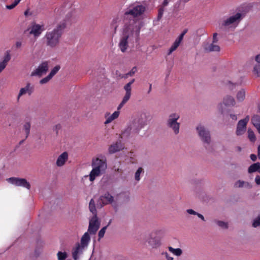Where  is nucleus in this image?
I'll return each instance as SVG.
<instances>
[{"label":"nucleus","mask_w":260,"mask_h":260,"mask_svg":"<svg viewBox=\"0 0 260 260\" xmlns=\"http://www.w3.org/2000/svg\"><path fill=\"white\" fill-rule=\"evenodd\" d=\"M142 25L141 23H137L133 20L127 21L125 24H124L118 44L122 52L126 51L128 43L138 44Z\"/></svg>","instance_id":"1"},{"label":"nucleus","mask_w":260,"mask_h":260,"mask_svg":"<svg viewBox=\"0 0 260 260\" xmlns=\"http://www.w3.org/2000/svg\"><path fill=\"white\" fill-rule=\"evenodd\" d=\"M149 115L142 112L137 116L122 132L120 138H128L130 136L138 135L140 131L148 124Z\"/></svg>","instance_id":"2"},{"label":"nucleus","mask_w":260,"mask_h":260,"mask_svg":"<svg viewBox=\"0 0 260 260\" xmlns=\"http://www.w3.org/2000/svg\"><path fill=\"white\" fill-rule=\"evenodd\" d=\"M66 27L64 22L60 23L53 30L47 32L44 37L46 45L51 48L57 46Z\"/></svg>","instance_id":"3"},{"label":"nucleus","mask_w":260,"mask_h":260,"mask_svg":"<svg viewBox=\"0 0 260 260\" xmlns=\"http://www.w3.org/2000/svg\"><path fill=\"white\" fill-rule=\"evenodd\" d=\"M145 10V7L141 5H137L129 8L124 14V24H125L127 21L133 20L137 23H141L142 25V27L144 25V23L142 21L139 20L137 17L142 15Z\"/></svg>","instance_id":"4"},{"label":"nucleus","mask_w":260,"mask_h":260,"mask_svg":"<svg viewBox=\"0 0 260 260\" xmlns=\"http://www.w3.org/2000/svg\"><path fill=\"white\" fill-rule=\"evenodd\" d=\"M196 131L205 148L207 150H209L210 146L212 142L210 131L201 123L197 125L196 127Z\"/></svg>","instance_id":"5"},{"label":"nucleus","mask_w":260,"mask_h":260,"mask_svg":"<svg viewBox=\"0 0 260 260\" xmlns=\"http://www.w3.org/2000/svg\"><path fill=\"white\" fill-rule=\"evenodd\" d=\"M162 234V230H155L147 235L145 241L148 244V246L153 249H156L160 247L161 244Z\"/></svg>","instance_id":"6"},{"label":"nucleus","mask_w":260,"mask_h":260,"mask_svg":"<svg viewBox=\"0 0 260 260\" xmlns=\"http://www.w3.org/2000/svg\"><path fill=\"white\" fill-rule=\"evenodd\" d=\"M180 118V115L176 113H171L166 121V125L171 128L176 135L179 133L180 123L177 121Z\"/></svg>","instance_id":"7"},{"label":"nucleus","mask_w":260,"mask_h":260,"mask_svg":"<svg viewBox=\"0 0 260 260\" xmlns=\"http://www.w3.org/2000/svg\"><path fill=\"white\" fill-rule=\"evenodd\" d=\"M7 180L16 186H21L30 189L31 187L30 184L25 178H18V177H10L8 178Z\"/></svg>","instance_id":"8"},{"label":"nucleus","mask_w":260,"mask_h":260,"mask_svg":"<svg viewBox=\"0 0 260 260\" xmlns=\"http://www.w3.org/2000/svg\"><path fill=\"white\" fill-rule=\"evenodd\" d=\"M101 221L97 215L93 216L89 220L88 232L91 235H94L100 228Z\"/></svg>","instance_id":"9"},{"label":"nucleus","mask_w":260,"mask_h":260,"mask_svg":"<svg viewBox=\"0 0 260 260\" xmlns=\"http://www.w3.org/2000/svg\"><path fill=\"white\" fill-rule=\"evenodd\" d=\"M48 63L47 61H44L41 63L38 67L31 73V76L42 77L46 74L48 70Z\"/></svg>","instance_id":"10"},{"label":"nucleus","mask_w":260,"mask_h":260,"mask_svg":"<svg viewBox=\"0 0 260 260\" xmlns=\"http://www.w3.org/2000/svg\"><path fill=\"white\" fill-rule=\"evenodd\" d=\"M243 16L240 13H237L235 15L230 17L223 21L222 26L227 27L232 24L238 23L243 18Z\"/></svg>","instance_id":"11"},{"label":"nucleus","mask_w":260,"mask_h":260,"mask_svg":"<svg viewBox=\"0 0 260 260\" xmlns=\"http://www.w3.org/2000/svg\"><path fill=\"white\" fill-rule=\"evenodd\" d=\"M249 119V116H247L244 119H241L238 121L236 131V134L237 136H241L244 134L246 129V125Z\"/></svg>","instance_id":"12"},{"label":"nucleus","mask_w":260,"mask_h":260,"mask_svg":"<svg viewBox=\"0 0 260 260\" xmlns=\"http://www.w3.org/2000/svg\"><path fill=\"white\" fill-rule=\"evenodd\" d=\"M113 201V197L111 196L108 192H107L105 193L104 195L100 197L98 200L97 205L98 206L102 207L105 205L112 204Z\"/></svg>","instance_id":"13"},{"label":"nucleus","mask_w":260,"mask_h":260,"mask_svg":"<svg viewBox=\"0 0 260 260\" xmlns=\"http://www.w3.org/2000/svg\"><path fill=\"white\" fill-rule=\"evenodd\" d=\"M124 148V146L122 143L121 140H118L109 146L108 151L110 154H113L122 150Z\"/></svg>","instance_id":"14"},{"label":"nucleus","mask_w":260,"mask_h":260,"mask_svg":"<svg viewBox=\"0 0 260 260\" xmlns=\"http://www.w3.org/2000/svg\"><path fill=\"white\" fill-rule=\"evenodd\" d=\"M92 166L93 168H98L101 171H104L107 168L106 161L99 158L93 159Z\"/></svg>","instance_id":"15"},{"label":"nucleus","mask_w":260,"mask_h":260,"mask_svg":"<svg viewBox=\"0 0 260 260\" xmlns=\"http://www.w3.org/2000/svg\"><path fill=\"white\" fill-rule=\"evenodd\" d=\"M34 86L31 85V84L30 83H27L25 87L20 89L19 93L17 96V100L18 101L22 95L26 93H28L29 95H31V93L34 92Z\"/></svg>","instance_id":"16"},{"label":"nucleus","mask_w":260,"mask_h":260,"mask_svg":"<svg viewBox=\"0 0 260 260\" xmlns=\"http://www.w3.org/2000/svg\"><path fill=\"white\" fill-rule=\"evenodd\" d=\"M43 25L34 24L32 25L30 34H33L35 37H38L44 30Z\"/></svg>","instance_id":"17"},{"label":"nucleus","mask_w":260,"mask_h":260,"mask_svg":"<svg viewBox=\"0 0 260 260\" xmlns=\"http://www.w3.org/2000/svg\"><path fill=\"white\" fill-rule=\"evenodd\" d=\"M83 248L79 243L76 244V247L72 250V256L74 260H78L79 259L78 254L82 253Z\"/></svg>","instance_id":"18"},{"label":"nucleus","mask_w":260,"mask_h":260,"mask_svg":"<svg viewBox=\"0 0 260 260\" xmlns=\"http://www.w3.org/2000/svg\"><path fill=\"white\" fill-rule=\"evenodd\" d=\"M255 60L256 63L253 67V73L257 77H260V54L255 56Z\"/></svg>","instance_id":"19"},{"label":"nucleus","mask_w":260,"mask_h":260,"mask_svg":"<svg viewBox=\"0 0 260 260\" xmlns=\"http://www.w3.org/2000/svg\"><path fill=\"white\" fill-rule=\"evenodd\" d=\"M68 158V154L67 152H64L61 154L57 159L56 165L58 167L62 166L66 161L67 160Z\"/></svg>","instance_id":"20"},{"label":"nucleus","mask_w":260,"mask_h":260,"mask_svg":"<svg viewBox=\"0 0 260 260\" xmlns=\"http://www.w3.org/2000/svg\"><path fill=\"white\" fill-rule=\"evenodd\" d=\"M89 233L86 232L82 237L81 239L80 246L83 248L86 247L90 240Z\"/></svg>","instance_id":"21"},{"label":"nucleus","mask_w":260,"mask_h":260,"mask_svg":"<svg viewBox=\"0 0 260 260\" xmlns=\"http://www.w3.org/2000/svg\"><path fill=\"white\" fill-rule=\"evenodd\" d=\"M222 104L226 106H233L236 102L234 98L231 95H226L223 99Z\"/></svg>","instance_id":"22"},{"label":"nucleus","mask_w":260,"mask_h":260,"mask_svg":"<svg viewBox=\"0 0 260 260\" xmlns=\"http://www.w3.org/2000/svg\"><path fill=\"white\" fill-rule=\"evenodd\" d=\"M204 49L206 51L208 52L214 51L219 52L220 48L218 45H215V43H212L211 44L206 45L204 47Z\"/></svg>","instance_id":"23"},{"label":"nucleus","mask_w":260,"mask_h":260,"mask_svg":"<svg viewBox=\"0 0 260 260\" xmlns=\"http://www.w3.org/2000/svg\"><path fill=\"white\" fill-rule=\"evenodd\" d=\"M103 172L98 168H93L89 175V180L90 181H93L96 177L100 175L101 173Z\"/></svg>","instance_id":"24"},{"label":"nucleus","mask_w":260,"mask_h":260,"mask_svg":"<svg viewBox=\"0 0 260 260\" xmlns=\"http://www.w3.org/2000/svg\"><path fill=\"white\" fill-rule=\"evenodd\" d=\"M251 122L257 129L260 128V116L255 115L251 118Z\"/></svg>","instance_id":"25"},{"label":"nucleus","mask_w":260,"mask_h":260,"mask_svg":"<svg viewBox=\"0 0 260 260\" xmlns=\"http://www.w3.org/2000/svg\"><path fill=\"white\" fill-rule=\"evenodd\" d=\"M123 88L125 91V94L123 98H125V99L129 100L131 96V86L129 84H126L124 85Z\"/></svg>","instance_id":"26"},{"label":"nucleus","mask_w":260,"mask_h":260,"mask_svg":"<svg viewBox=\"0 0 260 260\" xmlns=\"http://www.w3.org/2000/svg\"><path fill=\"white\" fill-rule=\"evenodd\" d=\"M89 211L93 214V216L97 215V211L93 199H91L90 201L89 204Z\"/></svg>","instance_id":"27"},{"label":"nucleus","mask_w":260,"mask_h":260,"mask_svg":"<svg viewBox=\"0 0 260 260\" xmlns=\"http://www.w3.org/2000/svg\"><path fill=\"white\" fill-rule=\"evenodd\" d=\"M260 165V162H257L250 165L248 168V172L249 174L257 172Z\"/></svg>","instance_id":"28"},{"label":"nucleus","mask_w":260,"mask_h":260,"mask_svg":"<svg viewBox=\"0 0 260 260\" xmlns=\"http://www.w3.org/2000/svg\"><path fill=\"white\" fill-rule=\"evenodd\" d=\"M237 99L239 102L244 101L245 98V91L244 89L240 90L236 95Z\"/></svg>","instance_id":"29"},{"label":"nucleus","mask_w":260,"mask_h":260,"mask_svg":"<svg viewBox=\"0 0 260 260\" xmlns=\"http://www.w3.org/2000/svg\"><path fill=\"white\" fill-rule=\"evenodd\" d=\"M119 115V112L118 111L114 112L110 116L108 117L105 122V124H108L110 123L112 121L117 118Z\"/></svg>","instance_id":"30"},{"label":"nucleus","mask_w":260,"mask_h":260,"mask_svg":"<svg viewBox=\"0 0 260 260\" xmlns=\"http://www.w3.org/2000/svg\"><path fill=\"white\" fill-rule=\"evenodd\" d=\"M31 127V123L30 121L25 122L23 125V129L25 131L26 136L25 139H27L30 134V129Z\"/></svg>","instance_id":"31"},{"label":"nucleus","mask_w":260,"mask_h":260,"mask_svg":"<svg viewBox=\"0 0 260 260\" xmlns=\"http://www.w3.org/2000/svg\"><path fill=\"white\" fill-rule=\"evenodd\" d=\"M169 250L176 256H180L182 254V250L179 248L175 249L171 246L168 247Z\"/></svg>","instance_id":"32"},{"label":"nucleus","mask_w":260,"mask_h":260,"mask_svg":"<svg viewBox=\"0 0 260 260\" xmlns=\"http://www.w3.org/2000/svg\"><path fill=\"white\" fill-rule=\"evenodd\" d=\"M119 22V19L118 18H114L111 23V27L113 29L114 33L115 34L116 32L117 28L118 26L117 24Z\"/></svg>","instance_id":"33"},{"label":"nucleus","mask_w":260,"mask_h":260,"mask_svg":"<svg viewBox=\"0 0 260 260\" xmlns=\"http://www.w3.org/2000/svg\"><path fill=\"white\" fill-rule=\"evenodd\" d=\"M248 138L251 142H254L256 140V137L253 131L250 129H248Z\"/></svg>","instance_id":"34"},{"label":"nucleus","mask_w":260,"mask_h":260,"mask_svg":"<svg viewBox=\"0 0 260 260\" xmlns=\"http://www.w3.org/2000/svg\"><path fill=\"white\" fill-rule=\"evenodd\" d=\"M214 222L222 229H227L228 228V222L218 220H214Z\"/></svg>","instance_id":"35"},{"label":"nucleus","mask_w":260,"mask_h":260,"mask_svg":"<svg viewBox=\"0 0 260 260\" xmlns=\"http://www.w3.org/2000/svg\"><path fill=\"white\" fill-rule=\"evenodd\" d=\"M180 43L177 41L176 40L174 42L173 44L172 45V46L170 47L169 50L168 55H170L172 53V52L175 51L178 47L179 46Z\"/></svg>","instance_id":"36"},{"label":"nucleus","mask_w":260,"mask_h":260,"mask_svg":"<svg viewBox=\"0 0 260 260\" xmlns=\"http://www.w3.org/2000/svg\"><path fill=\"white\" fill-rule=\"evenodd\" d=\"M252 226L253 228L260 226V214L253 219Z\"/></svg>","instance_id":"37"},{"label":"nucleus","mask_w":260,"mask_h":260,"mask_svg":"<svg viewBox=\"0 0 260 260\" xmlns=\"http://www.w3.org/2000/svg\"><path fill=\"white\" fill-rule=\"evenodd\" d=\"M57 256L58 260H65L68 256V254L66 252L59 251Z\"/></svg>","instance_id":"38"},{"label":"nucleus","mask_w":260,"mask_h":260,"mask_svg":"<svg viewBox=\"0 0 260 260\" xmlns=\"http://www.w3.org/2000/svg\"><path fill=\"white\" fill-rule=\"evenodd\" d=\"M60 69V66L59 65L56 66L52 69L48 75H49L51 78H52L58 72Z\"/></svg>","instance_id":"39"},{"label":"nucleus","mask_w":260,"mask_h":260,"mask_svg":"<svg viewBox=\"0 0 260 260\" xmlns=\"http://www.w3.org/2000/svg\"><path fill=\"white\" fill-rule=\"evenodd\" d=\"M137 72V67H134L132 69L127 73L125 74L124 76H121V78H127L129 76H133L135 73Z\"/></svg>","instance_id":"40"},{"label":"nucleus","mask_w":260,"mask_h":260,"mask_svg":"<svg viewBox=\"0 0 260 260\" xmlns=\"http://www.w3.org/2000/svg\"><path fill=\"white\" fill-rule=\"evenodd\" d=\"M142 172H143V169L141 167L139 168L137 170L136 172L135 173V178L136 180L138 181L140 180V176Z\"/></svg>","instance_id":"41"},{"label":"nucleus","mask_w":260,"mask_h":260,"mask_svg":"<svg viewBox=\"0 0 260 260\" xmlns=\"http://www.w3.org/2000/svg\"><path fill=\"white\" fill-rule=\"evenodd\" d=\"M107 229V226H105L102 228L101 230L98 233V236H99V240L101 239V238H103L105 235V233L106 232V230Z\"/></svg>","instance_id":"42"},{"label":"nucleus","mask_w":260,"mask_h":260,"mask_svg":"<svg viewBox=\"0 0 260 260\" xmlns=\"http://www.w3.org/2000/svg\"><path fill=\"white\" fill-rule=\"evenodd\" d=\"M11 59V56L10 54V52L9 51H7L6 54L4 56V60L2 62L5 63L6 64H7V63L9 61V60Z\"/></svg>","instance_id":"43"},{"label":"nucleus","mask_w":260,"mask_h":260,"mask_svg":"<svg viewBox=\"0 0 260 260\" xmlns=\"http://www.w3.org/2000/svg\"><path fill=\"white\" fill-rule=\"evenodd\" d=\"M61 129V126L60 124H57L53 126V131L55 132L56 135L57 136L59 133V131Z\"/></svg>","instance_id":"44"},{"label":"nucleus","mask_w":260,"mask_h":260,"mask_svg":"<svg viewBox=\"0 0 260 260\" xmlns=\"http://www.w3.org/2000/svg\"><path fill=\"white\" fill-rule=\"evenodd\" d=\"M52 78H51L49 75H48L47 77L43 78L40 81V83L41 84H44L47 83L48 82L50 81V79H51Z\"/></svg>","instance_id":"45"},{"label":"nucleus","mask_w":260,"mask_h":260,"mask_svg":"<svg viewBox=\"0 0 260 260\" xmlns=\"http://www.w3.org/2000/svg\"><path fill=\"white\" fill-rule=\"evenodd\" d=\"M118 196L122 197L125 202H128L129 200V196L124 193H120Z\"/></svg>","instance_id":"46"},{"label":"nucleus","mask_w":260,"mask_h":260,"mask_svg":"<svg viewBox=\"0 0 260 260\" xmlns=\"http://www.w3.org/2000/svg\"><path fill=\"white\" fill-rule=\"evenodd\" d=\"M164 10L163 8H160L158 10V13L157 15V20H160L162 18Z\"/></svg>","instance_id":"47"},{"label":"nucleus","mask_w":260,"mask_h":260,"mask_svg":"<svg viewBox=\"0 0 260 260\" xmlns=\"http://www.w3.org/2000/svg\"><path fill=\"white\" fill-rule=\"evenodd\" d=\"M129 100L128 99H125V98H123L121 102L120 103V104L119 105L118 107V108L117 109L118 110H119L120 109H121L123 106V105L128 101Z\"/></svg>","instance_id":"48"},{"label":"nucleus","mask_w":260,"mask_h":260,"mask_svg":"<svg viewBox=\"0 0 260 260\" xmlns=\"http://www.w3.org/2000/svg\"><path fill=\"white\" fill-rule=\"evenodd\" d=\"M162 255H165V257L167 260H173V257L171 256L167 252H163L161 253Z\"/></svg>","instance_id":"49"},{"label":"nucleus","mask_w":260,"mask_h":260,"mask_svg":"<svg viewBox=\"0 0 260 260\" xmlns=\"http://www.w3.org/2000/svg\"><path fill=\"white\" fill-rule=\"evenodd\" d=\"M245 184V182L243 181L238 180L235 183V185L239 187H242Z\"/></svg>","instance_id":"50"},{"label":"nucleus","mask_w":260,"mask_h":260,"mask_svg":"<svg viewBox=\"0 0 260 260\" xmlns=\"http://www.w3.org/2000/svg\"><path fill=\"white\" fill-rule=\"evenodd\" d=\"M186 211L189 214H192L194 215H197V214L198 213V212L194 211L193 210L191 209H187Z\"/></svg>","instance_id":"51"},{"label":"nucleus","mask_w":260,"mask_h":260,"mask_svg":"<svg viewBox=\"0 0 260 260\" xmlns=\"http://www.w3.org/2000/svg\"><path fill=\"white\" fill-rule=\"evenodd\" d=\"M237 85H238V84L237 83L233 84L231 82H229V86L230 89L231 90H233L234 89V87H235Z\"/></svg>","instance_id":"52"},{"label":"nucleus","mask_w":260,"mask_h":260,"mask_svg":"<svg viewBox=\"0 0 260 260\" xmlns=\"http://www.w3.org/2000/svg\"><path fill=\"white\" fill-rule=\"evenodd\" d=\"M217 33L213 34L212 43H216L218 42V39L217 38Z\"/></svg>","instance_id":"53"},{"label":"nucleus","mask_w":260,"mask_h":260,"mask_svg":"<svg viewBox=\"0 0 260 260\" xmlns=\"http://www.w3.org/2000/svg\"><path fill=\"white\" fill-rule=\"evenodd\" d=\"M7 64L3 62H0V73L6 68Z\"/></svg>","instance_id":"54"},{"label":"nucleus","mask_w":260,"mask_h":260,"mask_svg":"<svg viewBox=\"0 0 260 260\" xmlns=\"http://www.w3.org/2000/svg\"><path fill=\"white\" fill-rule=\"evenodd\" d=\"M255 182L257 185H260V176L259 175L256 176L255 178Z\"/></svg>","instance_id":"55"},{"label":"nucleus","mask_w":260,"mask_h":260,"mask_svg":"<svg viewBox=\"0 0 260 260\" xmlns=\"http://www.w3.org/2000/svg\"><path fill=\"white\" fill-rule=\"evenodd\" d=\"M250 158L253 161H255L257 159V156L254 154H251L250 155Z\"/></svg>","instance_id":"56"},{"label":"nucleus","mask_w":260,"mask_h":260,"mask_svg":"<svg viewBox=\"0 0 260 260\" xmlns=\"http://www.w3.org/2000/svg\"><path fill=\"white\" fill-rule=\"evenodd\" d=\"M197 216H198V217L199 218H200L202 220H203L204 221H205V218H204V216L203 215H202L201 214L198 213L197 214Z\"/></svg>","instance_id":"57"},{"label":"nucleus","mask_w":260,"mask_h":260,"mask_svg":"<svg viewBox=\"0 0 260 260\" xmlns=\"http://www.w3.org/2000/svg\"><path fill=\"white\" fill-rule=\"evenodd\" d=\"M218 108H219L220 112L221 113V114H222L223 113V110L222 108V103H220L219 104Z\"/></svg>","instance_id":"58"},{"label":"nucleus","mask_w":260,"mask_h":260,"mask_svg":"<svg viewBox=\"0 0 260 260\" xmlns=\"http://www.w3.org/2000/svg\"><path fill=\"white\" fill-rule=\"evenodd\" d=\"M22 45V43L20 41H17L16 43V47L17 48H19L21 47Z\"/></svg>","instance_id":"59"},{"label":"nucleus","mask_w":260,"mask_h":260,"mask_svg":"<svg viewBox=\"0 0 260 260\" xmlns=\"http://www.w3.org/2000/svg\"><path fill=\"white\" fill-rule=\"evenodd\" d=\"M235 150L236 151L240 152L242 151V148L240 146H237L235 147Z\"/></svg>","instance_id":"60"},{"label":"nucleus","mask_w":260,"mask_h":260,"mask_svg":"<svg viewBox=\"0 0 260 260\" xmlns=\"http://www.w3.org/2000/svg\"><path fill=\"white\" fill-rule=\"evenodd\" d=\"M257 157L260 160V144L257 147Z\"/></svg>","instance_id":"61"},{"label":"nucleus","mask_w":260,"mask_h":260,"mask_svg":"<svg viewBox=\"0 0 260 260\" xmlns=\"http://www.w3.org/2000/svg\"><path fill=\"white\" fill-rule=\"evenodd\" d=\"M169 4V0H164L163 3H162V6L163 7H166Z\"/></svg>","instance_id":"62"},{"label":"nucleus","mask_w":260,"mask_h":260,"mask_svg":"<svg viewBox=\"0 0 260 260\" xmlns=\"http://www.w3.org/2000/svg\"><path fill=\"white\" fill-rule=\"evenodd\" d=\"M230 116L231 117V118L233 119V120H237V116L235 114H231L230 115Z\"/></svg>","instance_id":"63"},{"label":"nucleus","mask_w":260,"mask_h":260,"mask_svg":"<svg viewBox=\"0 0 260 260\" xmlns=\"http://www.w3.org/2000/svg\"><path fill=\"white\" fill-rule=\"evenodd\" d=\"M115 74L117 76H118L121 78H122L121 76H124V75H122L118 71H116Z\"/></svg>","instance_id":"64"}]
</instances>
